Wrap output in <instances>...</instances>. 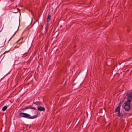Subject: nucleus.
I'll return each mask as SVG.
<instances>
[{
  "label": "nucleus",
  "mask_w": 132,
  "mask_h": 132,
  "mask_svg": "<svg viewBox=\"0 0 132 132\" xmlns=\"http://www.w3.org/2000/svg\"><path fill=\"white\" fill-rule=\"evenodd\" d=\"M10 72H9L6 75H7L8 74H9Z\"/></svg>",
  "instance_id": "13"
},
{
  "label": "nucleus",
  "mask_w": 132,
  "mask_h": 132,
  "mask_svg": "<svg viewBox=\"0 0 132 132\" xmlns=\"http://www.w3.org/2000/svg\"><path fill=\"white\" fill-rule=\"evenodd\" d=\"M34 104H36V105H37L36 104H35V103H34Z\"/></svg>",
  "instance_id": "18"
},
{
  "label": "nucleus",
  "mask_w": 132,
  "mask_h": 132,
  "mask_svg": "<svg viewBox=\"0 0 132 132\" xmlns=\"http://www.w3.org/2000/svg\"><path fill=\"white\" fill-rule=\"evenodd\" d=\"M127 31L128 32H129L130 31V30L129 28L127 29Z\"/></svg>",
  "instance_id": "12"
},
{
  "label": "nucleus",
  "mask_w": 132,
  "mask_h": 132,
  "mask_svg": "<svg viewBox=\"0 0 132 132\" xmlns=\"http://www.w3.org/2000/svg\"><path fill=\"white\" fill-rule=\"evenodd\" d=\"M20 43H22V41Z\"/></svg>",
  "instance_id": "16"
},
{
  "label": "nucleus",
  "mask_w": 132,
  "mask_h": 132,
  "mask_svg": "<svg viewBox=\"0 0 132 132\" xmlns=\"http://www.w3.org/2000/svg\"><path fill=\"white\" fill-rule=\"evenodd\" d=\"M47 50L46 49V48H45V51H46Z\"/></svg>",
  "instance_id": "14"
},
{
  "label": "nucleus",
  "mask_w": 132,
  "mask_h": 132,
  "mask_svg": "<svg viewBox=\"0 0 132 132\" xmlns=\"http://www.w3.org/2000/svg\"><path fill=\"white\" fill-rule=\"evenodd\" d=\"M26 53V52L24 53V54H25Z\"/></svg>",
  "instance_id": "15"
},
{
  "label": "nucleus",
  "mask_w": 132,
  "mask_h": 132,
  "mask_svg": "<svg viewBox=\"0 0 132 132\" xmlns=\"http://www.w3.org/2000/svg\"><path fill=\"white\" fill-rule=\"evenodd\" d=\"M38 110L40 111H45V109L44 107H42L40 105L37 106Z\"/></svg>",
  "instance_id": "4"
},
{
  "label": "nucleus",
  "mask_w": 132,
  "mask_h": 132,
  "mask_svg": "<svg viewBox=\"0 0 132 132\" xmlns=\"http://www.w3.org/2000/svg\"><path fill=\"white\" fill-rule=\"evenodd\" d=\"M38 116L37 114L35 115V116H31L30 115V116L29 117V119H35L37 118Z\"/></svg>",
  "instance_id": "7"
},
{
  "label": "nucleus",
  "mask_w": 132,
  "mask_h": 132,
  "mask_svg": "<svg viewBox=\"0 0 132 132\" xmlns=\"http://www.w3.org/2000/svg\"><path fill=\"white\" fill-rule=\"evenodd\" d=\"M115 112L116 113L117 112H118L117 113V116L119 117H122L125 115V114H123L120 112V109H119V108H118V109H116Z\"/></svg>",
  "instance_id": "2"
},
{
  "label": "nucleus",
  "mask_w": 132,
  "mask_h": 132,
  "mask_svg": "<svg viewBox=\"0 0 132 132\" xmlns=\"http://www.w3.org/2000/svg\"><path fill=\"white\" fill-rule=\"evenodd\" d=\"M51 15H48L47 16V22L48 23L50 22L51 20Z\"/></svg>",
  "instance_id": "8"
},
{
  "label": "nucleus",
  "mask_w": 132,
  "mask_h": 132,
  "mask_svg": "<svg viewBox=\"0 0 132 132\" xmlns=\"http://www.w3.org/2000/svg\"><path fill=\"white\" fill-rule=\"evenodd\" d=\"M20 114L22 117L28 119H29V117L30 116V115L29 114L24 112H21Z\"/></svg>",
  "instance_id": "3"
},
{
  "label": "nucleus",
  "mask_w": 132,
  "mask_h": 132,
  "mask_svg": "<svg viewBox=\"0 0 132 132\" xmlns=\"http://www.w3.org/2000/svg\"><path fill=\"white\" fill-rule=\"evenodd\" d=\"M123 101H120V102L118 105V106L117 107V108L116 109H118V108H119V109H120V106H121V105L123 103Z\"/></svg>",
  "instance_id": "6"
},
{
  "label": "nucleus",
  "mask_w": 132,
  "mask_h": 132,
  "mask_svg": "<svg viewBox=\"0 0 132 132\" xmlns=\"http://www.w3.org/2000/svg\"><path fill=\"white\" fill-rule=\"evenodd\" d=\"M11 48H12L11 47H10L9 48V50L5 51L1 55H2L4 54H5L6 53L9 52L10 51V50Z\"/></svg>",
  "instance_id": "10"
},
{
  "label": "nucleus",
  "mask_w": 132,
  "mask_h": 132,
  "mask_svg": "<svg viewBox=\"0 0 132 132\" xmlns=\"http://www.w3.org/2000/svg\"><path fill=\"white\" fill-rule=\"evenodd\" d=\"M7 108V106H5L2 108V110L3 111H5L6 110Z\"/></svg>",
  "instance_id": "9"
},
{
  "label": "nucleus",
  "mask_w": 132,
  "mask_h": 132,
  "mask_svg": "<svg viewBox=\"0 0 132 132\" xmlns=\"http://www.w3.org/2000/svg\"><path fill=\"white\" fill-rule=\"evenodd\" d=\"M126 98L127 101L124 104V109L126 111H129L130 109V103L132 100V91H128L125 93Z\"/></svg>",
  "instance_id": "1"
},
{
  "label": "nucleus",
  "mask_w": 132,
  "mask_h": 132,
  "mask_svg": "<svg viewBox=\"0 0 132 132\" xmlns=\"http://www.w3.org/2000/svg\"><path fill=\"white\" fill-rule=\"evenodd\" d=\"M33 109L35 110H36V108H35V107H30V106H28V107H27L24 108L23 109V110H25L27 109Z\"/></svg>",
  "instance_id": "5"
},
{
  "label": "nucleus",
  "mask_w": 132,
  "mask_h": 132,
  "mask_svg": "<svg viewBox=\"0 0 132 132\" xmlns=\"http://www.w3.org/2000/svg\"><path fill=\"white\" fill-rule=\"evenodd\" d=\"M24 38V37H21V38L20 39L16 42V43H18L21 40H22L23 38Z\"/></svg>",
  "instance_id": "11"
},
{
  "label": "nucleus",
  "mask_w": 132,
  "mask_h": 132,
  "mask_svg": "<svg viewBox=\"0 0 132 132\" xmlns=\"http://www.w3.org/2000/svg\"><path fill=\"white\" fill-rule=\"evenodd\" d=\"M42 26V27H43V26Z\"/></svg>",
  "instance_id": "17"
}]
</instances>
